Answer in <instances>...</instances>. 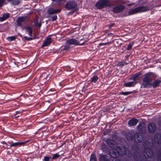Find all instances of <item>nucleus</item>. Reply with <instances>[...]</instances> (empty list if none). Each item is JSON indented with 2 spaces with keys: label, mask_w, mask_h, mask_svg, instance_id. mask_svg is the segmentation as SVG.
<instances>
[{
  "label": "nucleus",
  "mask_w": 161,
  "mask_h": 161,
  "mask_svg": "<svg viewBox=\"0 0 161 161\" xmlns=\"http://www.w3.org/2000/svg\"><path fill=\"white\" fill-rule=\"evenodd\" d=\"M27 142H15V143H11V142H8V143L9 144H10V145H9V147L8 148V149L11 148V147H20L22 145H24L26 143H27Z\"/></svg>",
  "instance_id": "obj_12"
},
{
  "label": "nucleus",
  "mask_w": 161,
  "mask_h": 161,
  "mask_svg": "<svg viewBox=\"0 0 161 161\" xmlns=\"http://www.w3.org/2000/svg\"><path fill=\"white\" fill-rule=\"evenodd\" d=\"M53 42L52 38L50 37H47L44 40L43 43L42 45L41 48L48 46Z\"/></svg>",
  "instance_id": "obj_13"
},
{
  "label": "nucleus",
  "mask_w": 161,
  "mask_h": 161,
  "mask_svg": "<svg viewBox=\"0 0 161 161\" xmlns=\"http://www.w3.org/2000/svg\"><path fill=\"white\" fill-rule=\"evenodd\" d=\"M154 142L158 145L161 144V134L157 133L154 137Z\"/></svg>",
  "instance_id": "obj_15"
},
{
  "label": "nucleus",
  "mask_w": 161,
  "mask_h": 161,
  "mask_svg": "<svg viewBox=\"0 0 161 161\" xmlns=\"http://www.w3.org/2000/svg\"><path fill=\"white\" fill-rule=\"evenodd\" d=\"M111 130L110 129H108V130H106L103 132V135H106L109 133L111 132Z\"/></svg>",
  "instance_id": "obj_44"
},
{
  "label": "nucleus",
  "mask_w": 161,
  "mask_h": 161,
  "mask_svg": "<svg viewBox=\"0 0 161 161\" xmlns=\"http://www.w3.org/2000/svg\"><path fill=\"white\" fill-rule=\"evenodd\" d=\"M158 77V75L155 73L152 72H149L145 74V77L143 78L142 81L143 82L147 83L145 84H143V87H150L151 86H150L149 83L152 81V79H156Z\"/></svg>",
  "instance_id": "obj_3"
},
{
  "label": "nucleus",
  "mask_w": 161,
  "mask_h": 161,
  "mask_svg": "<svg viewBox=\"0 0 161 161\" xmlns=\"http://www.w3.org/2000/svg\"><path fill=\"white\" fill-rule=\"evenodd\" d=\"M65 0H53V1L55 2L56 4L59 5L62 4V2Z\"/></svg>",
  "instance_id": "obj_38"
},
{
  "label": "nucleus",
  "mask_w": 161,
  "mask_h": 161,
  "mask_svg": "<svg viewBox=\"0 0 161 161\" xmlns=\"http://www.w3.org/2000/svg\"><path fill=\"white\" fill-rule=\"evenodd\" d=\"M76 11H71L67 14V15L69 16L71 15H72Z\"/></svg>",
  "instance_id": "obj_46"
},
{
  "label": "nucleus",
  "mask_w": 161,
  "mask_h": 161,
  "mask_svg": "<svg viewBox=\"0 0 161 161\" xmlns=\"http://www.w3.org/2000/svg\"><path fill=\"white\" fill-rule=\"evenodd\" d=\"M156 129V125L153 123H149L147 126L148 132L150 133H154Z\"/></svg>",
  "instance_id": "obj_11"
},
{
  "label": "nucleus",
  "mask_w": 161,
  "mask_h": 161,
  "mask_svg": "<svg viewBox=\"0 0 161 161\" xmlns=\"http://www.w3.org/2000/svg\"><path fill=\"white\" fill-rule=\"evenodd\" d=\"M27 16L19 17L17 20V25L18 26H21L22 25V23L25 22L27 19Z\"/></svg>",
  "instance_id": "obj_14"
},
{
  "label": "nucleus",
  "mask_w": 161,
  "mask_h": 161,
  "mask_svg": "<svg viewBox=\"0 0 161 161\" xmlns=\"http://www.w3.org/2000/svg\"><path fill=\"white\" fill-rule=\"evenodd\" d=\"M137 127L139 131L141 133H143L144 132V127L141 124L138 125Z\"/></svg>",
  "instance_id": "obj_29"
},
{
  "label": "nucleus",
  "mask_w": 161,
  "mask_h": 161,
  "mask_svg": "<svg viewBox=\"0 0 161 161\" xmlns=\"http://www.w3.org/2000/svg\"><path fill=\"white\" fill-rule=\"evenodd\" d=\"M2 144H5V145H6L7 146H9V145H8V143H6L5 141H3L2 142Z\"/></svg>",
  "instance_id": "obj_47"
},
{
  "label": "nucleus",
  "mask_w": 161,
  "mask_h": 161,
  "mask_svg": "<svg viewBox=\"0 0 161 161\" xmlns=\"http://www.w3.org/2000/svg\"><path fill=\"white\" fill-rule=\"evenodd\" d=\"M77 7V3L74 0H69L67 2L65 5V8L68 9H76Z\"/></svg>",
  "instance_id": "obj_6"
},
{
  "label": "nucleus",
  "mask_w": 161,
  "mask_h": 161,
  "mask_svg": "<svg viewBox=\"0 0 161 161\" xmlns=\"http://www.w3.org/2000/svg\"><path fill=\"white\" fill-rule=\"evenodd\" d=\"M48 10H61L59 9H54L53 8H50V9H49Z\"/></svg>",
  "instance_id": "obj_49"
},
{
  "label": "nucleus",
  "mask_w": 161,
  "mask_h": 161,
  "mask_svg": "<svg viewBox=\"0 0 161 161\" xmlns=\"http://www.w3.org/2000/svg\"><path fill=\"white\" fill-rule=\"evenodd\" d=\"M10 17V14L8 13H4L2 16V17H0V21L3 22L7 19Z\"/></svg>",
  "instance_id": "obj_23"
},
{
  "label": "nucleus",
  "mask_w": 161,
  "mask_h": 161,
  "mask_svg": "<svg viewBox=\"0 0 161 161\" xmlns=\"http://www.w3.org/2000/svg\"><path fill=\"white\" fill-rule=\"evenodd\" d=\"M60 11H47V13L49 15L47 16V17L49 18V20L54 21L57 19V16L56 14L60 13Z\"/></svg>",
  "instance_id": "obj_7"
},
{
  "label": "nucleus",
  "mask_w": 161,
  "mask_h": 161,
  "mask_svg": "<svg viewBox=\"0 0 161 161\" xmlns=\"http://www.w3.org/2000/svg\"><path fill=\"white\" fill-rule=\"evenodd\" d=\"M24 29L28 33V34L31 37L32 36L33 30L31 26H25L24 27Z\"/></svg>",
  "instance_id": "obj_21"
},
{
  "label": "nucleus",
  "mask_w": 161,
  "mask_h": 161,
  "mask_svg": "<svg viewBox=\"0 0 161 161\" xmlns=\"http://www.w3.org/2000/svg\"><path fill=\"white\" fill-rule=\"evenodd\" d=\"M100 161H110V158L106 155L100 154Z\"/></svg>",
  "instance_id": "obj_17"
},
{
  "label": "nucleus",
  "mask_w": 161,
  "mask_h": 161,
  "mask_svg": "<svg viewBox=\"0 0 161 161\" xmlns=\"http://www.w3.org/2000/svg\"><path fill=\"white\" fill-rule=\"evenodd\" d=\"M116 149L120 156H122L126 153V149L122 145L117 146Z\"/></svg>",
  "instance_id": "obj_9"
},
{
  "label": "nucleus",
  "mask_w": 161,
  "mask_h": 161,
  "mask_svg": "<svg viewBox=\"0 0 161 161\" xmlns=\"http://www.w3.org/2000/svg\"><path fill=\"white\" fill-rule=\"evenodd\" d=\"M115 25V23H113L107 25V26H108V29H111V28L114 27Z\"/></svg>",
  "instance_id": "obj_43"
},
{
  "label": "nucleus",
  "mask_w": 161,
  "mask_h": 161,
  "mask_svg": "<svg viewBox=\"0 0 161 161\" xmlns=\"http://www.w3.org/2000/svg\"><path fill=\"white\" fill-rule=\"evenodd\" d=\"M130 54L129 55H127L125 56V60L126 59H128L129 57L130 56Z\"/></svg>",
  "instance_id": "obj_48"
},
{
  "label": "nucleus",
  "mask_w": 161,
  "mask_h": 161,
  "mask_svg": "<svg viewBox=\"0 0 161 161\" xmlns=\"http://www.w3.org/2000/svg\"><path fill=\"white\" fill-rule=\"evenodd\" d=\"M135 141L137 143H141L143 141V136L140 133L136 132L134 135Z\"/></svg>",
  "instance_id": "obj_10"
},
{
  "label": "nucleus",
  "mask_w": 161,
  "mask_h": 161,
  "mask_svg": "<svg viewBox=\"0 0 161 161\" xmlns=\"http://www.w3.org/2000/svg\"><path fill=\"white\" fill-rule=\"evenodd\" d=\"M24 38L25 40L29 41L33 40L35 38L34 37H28L27 36H25L24 37Z\"/></svg>",
  "instance_id": "obj_39"
},
{
  "label": "nucleus",
  "mask_w": 161,
  "mask_h": 161,
  "mask_svg": "<svg viewBox=\"0 0 161 161\" xmlns=\"http://www.w3.org/2000/svg\"><path fill=\"white\" fill-rule=\"evenodd\" d=\"M38 18H35L34 20V23L36 26L38 27H40L41 26V24L40 23H38Z\"/></svg>",
  "instance_id": "obj_31"
},
{
  "label": "nucleus",
  "mask_w": 161,
  "mask_h": 161,
  "mask_svg": "<svg viewBox=\"0 0 161 161\" xmlns=\"http://www.w3.org/2000/svg\"><path fill=\"white\" fill-rule=\"evenodd\" d=\"M114 13H120L121 16L124 17L128 15H132L139 13H142L146 11H129L128 13L126 11H112Z\"/></svg>",
  "instance_id": "obj_4"
},
{
  "label": "nucleus",
  "mask_w": 161,
  "mask_h": 161,
  "mask_svg": "<svg viewBox=\"0 0 161 161\" xmlns=\"http://www.w3.org/2000/svg\"><path fill=\"white\" fill-rule=\"evenodd\" d=\"M70 46L69 44L68 43H66L64 46V47L61 49V51L64 52L68 51L70 49Z\"/></svg>",
  "instance_id": "obj_26"
},
{
  "label": "nucleus",
  "mask_w": 161,
  "mask_h": 161,
  "mask_svg": "<svg viewBox=\"0 0 161 161\" xmlns=\"http://www.w3.org/2000/svg\"><path fill=\"white\" fill-rule=\"evenodd\" d=\"M16 38V36H8L6 38V39L9 42H12L15 40Z\"/></svg>",
  "instance_id": "obj_30"
},
{
  "label": "nucleus",
  "mask_w": 161,
  "mask_h": 161,
  "mask_svg": "<svg viewBox=\"0 0 161 161\" xmlns=\"http://www.w3.org/2000/svg\"><path fill=\"white\" fill-rule=\"evenodd\" d=\"M101 147V150L103 152H106L108 149V146L104 143H102Z\"/></svg>",
  "instance_id": "obj_24"
},
{
  "label": "nucleus",
  "mask_w": 161,
  "mask_h": 161,
  "mask_svg": "<svg viewBox=\"0 0 161 161\" xmlns=\"http://www.w3.org/2000/svg\"><path fill=\"white\" fill-rule=\"evenodd\" d=\"M107 144L110 147H114L115 146V142L111 139H108L106 141Z\"/></svg>",
  "instance_id": "obj_22"
},
{
  "label": "nucleus",
  "mask_w": 161,
  "mask_h": 161,
  "mask_svg": "<svg viewBox=\"0 0 161 161\" xmlns=\"http://www.w3.org/2000/svg\"><path fill=\"white\" fill-rule=\"evenodd\" d=\"M53 89H51L49 91V92H50V91H53Z\"/></svg>",
  "instance_id": "obj_53"
},
{
  "label": "nucleus",
  "mask_w": 161,
  "mask_h": 161,
  "mask_svg": "<svg viewBox=\"0 0 161 161\" xmlns=\"http://www.w3.org/2000/svg\"><path fill=\"white\" fill-rule=\"evenodd\" d=\"M60 157V155L57 153L53 154V156L52 158H51V159L54 160Z\"/></svg>",
  "instance_id": "obj_35"
},
{
  "label": "nucleus",
  "mask_w": 161,
  "mask_h": 161,
  "mask_svg": "<svg viewBox=\"0 0 161 161\" xmlns=\"http://www.w3.org/2000/svg\"><path fill=\"white\" fill-rule=\"evenodd\" d=\"M144 0H138L136 1V6H138L139 5H140L141 4H143L144 3L143 2H142Z\"/></svg>",
  "instance_id": "obj_41"
},
{
  "label": "nucleus",
  "mask_w": 161,
  "mask_h": 161,
  "mask_svg": "<svg viewBox=\"0 0 161 161\" xmlns=\"http://www.w3.org/2000/svg\"><path fill=\"white\" fill-rule=\"evenodd\" d=\"M65 142H64V143L62 144V145H60V146H59L58 147V148H60L64 144H65Z\"/></svg>",
  "instance_id": "obj_50"
},
{
  "label": "nucleus",
  "mask_w": 161,
  "mask_h": 161,
  "mask_svg": "<svg viewBox=\"0 0 161 161\" xmlns=\"http://www.w3.org/2000/svg\"><path fill=\"white\" fill-rule=\"evenodd\" d=\"M134 44V42H132V43H129L128 45L126 48V50H130L132 48V46Z\"/></svg>",
  "instance_id": "obj_34"
},
{
  "label": "nucleus",
  "mask_w": 161,
  "mask_h": 161,
  "mask_svg": "<svg viewBox=\"0 0 161 161\" xmlns=\"http://www.w3.org/2000/svg\"><path fill=\"white\" fill-rule=\"evenodd\" d=\"M157 160L158 161H161V152L159 151L157 153Z\"/></svg>",
  "instance_id": "obj_36"
},
{
  "label": "nucleus",
  "mask_w": 161,
  "mask_h": 161,
  "mask_svg": "<svg viewBox=\"0 0 161 161\" xmlns=\"http://www.w3.org/2000/svg\"><path fill=\"white\" fill-rule=\"evenodd\" d=\"M142 74V71L138 72L133 75L131 78H129V79L133 80V81H136L137 80L139 77Z\"/></svg>",
  "instance_id": "obj_20"
},
{
  "label": "nucleus",
  "mask_w": 161,
  "mask_h": 161,
  "mask_svg": "<svg viewBox=\"0 0 161 161\" xmlns=\"http://www.w3.org/2000/svg\"><path fill=\"white\" fill-rule=\"evenodd\" d=\"M90 161H97V156L94 153H91L90 158Z\"/></svg>",
  "instance_id": "obj_25"
},
{
  "label": "nucleus",
  "mask_w": 161,
  "mask_h": 161,
  "mask_svg": "<svg viewBox=\"0 0 161 161\" xmlns=\"http://www.w3.org/2000/svg\"><path fill=\"white\" fill-rule=\"evenodd\" d=\"M157 5H153L152 6L153 7H157Z\"/></svg>",
  "instance_id": "obj_54"
},
{
  "label": "nucleus",
  "mask_w": 161,
  "mask_h": 161,
  "mask_svg": "<svg viewBox=\"0 0 161 161\" xmlns=\"http://www.w3.org/2000/svg\"><path fill=\"white\" fill-rule=\"evenodd\" d=\"M86 40V39H85V40H84V38H82V39H80V41H81L84 40V41H85V40Z\"/></svg>",
  "instance_id": "obj_52"
},
{
  "label": "nucleus",
  "mask_w": 161,
  "mask_h": 161,
  "mask_svg": "<svg viewBox=\"0 0 161 161\" xmlns=\"http://www.w3.org/2000/svg\"><path fill=\"white\" fill-rule=\"evenodd\" d=\"M50 159H51V157L45 156L44 157L43 160V161H49Z\"/></svg>",
  "instance_id": "obj_42"
},
{
  "label": "nucleus",
  "mask_w": 161,
  "mask_h": 161,
  "mask_svg": "<svg viewBox=\"0 0 161 161\" xmlns=\"http://www.w3.org/2000/svg\"><path fill=\"white\" fill-rule=\"evenodd\" d=\"M129 10H147L146 8V7L143 6H141L139 7L133 9H131Z\"/></svg>",
  "instance_id": "obj_28"
},
{
  "label": "nucleus",
  "mask_w": 161,
  "mask_h": 161,
  "mask_svg": "<svg viewBox=\"0 0 161 161\" xmlns=\"http://www.w3.org/2000/svg\"><path fill=\"white\" fill-rule=\"evenodd\" d=\"M138 122V120L135 118H133L128 122V125L130 126H132L136 125Z\"/></svg>",
  "instance_id": "obj_16"
},
{
  "label": "nucleus",
  "mask_w": 161,
  "mask_h": 161,
  "mask_svg": "<svg viewBox=\"0 0 161 161\" xmlns=\"http://www.w3.org/2000/svg\"><path fill=\"white\" fill-rule=\"evenodd\" d=\"M34 10H37L36 9H34Z\"/></svg>",
  "instance_id": "obj_56"
},
{
  "label": "nucleus",
  "mask_w": 161,
  "mask_h": 161,
  "mask_svg": "<svg viewBox=\"0 0 161 161\" xmlns=\"http://www.w3.org/2000/svg\"><path fill=\"white\" fill-rule=\"evenodd\" d=\"M115 161H120V160H119V159H116Z\"/></svg>",
  "instance_id": "obj_55"
},
{
  "label": "nucleus",
  "mask_w": 161,
  "mask_h": 161,
  "mask_svg": "<svg viewBox=\"0 0 161 161\" xmlns=\"http://www.w3.org/2000/svg\"><path fill=\"white\" fill-rule=\"evenodd\" d=\"M153 79L154 80L152 82H151V83L149 84L150 86L152 87L153 88L159 87L161 84L160 78L152 79Z\"/></svg>",
  "instance_id": "obj_8"
},
{
  "label": "nucleus",
  "mask_w": 161,
  "mask_h": 161,
  "mask_svg": "<svg viewBox=\"0 0 161 161\" xmlns=\"http://www.w3.org/2000/svg\"><path fill=\"white\" fill-rule=\"evenodd\" d=\"M137 83V81H132L128 82H125L123 84V86L125 87H132L134 86Z\"/></svg>",
  "instance_id": "obj_18"
},
{
  "label": "nucleus",
  "mask_w": 161,
  "mask_h": 161,
  "mask_svg": "<svg viewBox=\"0 0 161 161\" xmlns=\"http://www.w3.org/2000/svg\"><path fill=\"white\" fill-rule=\"evenodd\" d=\"M158 125L160 126H161V121H159L158 122Z\"/></svg>",
  "instance_id": "obj_51"
},
{
  "label": "nucleus",
  "mask_w": 161,
  "mask_h": 161,
  "mask_svg": "<svg viewBox=\"0 0 161 161\" xmlns=\"http://www.w3.org/2000/svg\"><path fill=\"white\" fill-rule=\"evenodd\" d=\"M133 93V92L132 91H129V92H120L119 93L120 95H129L130 94Z\"/></svg>",
  "instance_id": "obj_32"
},
{
  "label": "nucleus",
  "mask_w": 161,
  "mask_h": 161,
  "mask_svg": "<svg viewBox=\"0 0 161 161\" xmlns=\"http://www.w3.org/2000/svg\"><path fill=\"white\" fill-rule=\"evenodd\" d=\"M111 43V42H107L105 43H101L99 44L98 46L100 47L102 46H105L106 45H108L110 44Z\"/></svg>",
  "instance_id": "obj_37"
},
{
  "label": "nucleus",
  "mask_w": 161,
  "mask_h": 161,
  "mask_svg": "<svg viewBox=\"0 0 161 161\" xmlns=\"http://www.w3.org/2000/svg\"><path fill=\"white\" fill-rule=\"evenodd\" d=\"M146 145L144 147L143 153H140L137 151L134 152L133 154L135 161H148L147 158H151L154 155L152 150L153 143L149 141L145 143Z\"/></svg>",
  "instance_id": "obj_2"
},
{
  "label": "nucleus",
  "mask_w": 161,
  "mask_h": 161,
  "mask_svg": "<svg viewBox=\"0 0 161 161\" xmlns=\"http://www.w3.org/2000/svg\"><path fill=\"white\" fill-rule=\"evenodd\" d=\"M98 79V77L97 76L94 75L91 78L90 82L91 83H96Z\"/></svg>",
  "instance_id": "obj_27"
},
{
  "label": "nucleus",
  "mask_w": 161,
  "mask_h": 161,
  "mask_svg": "<svg viewBox=\"0 0 161 161\" xmlns=\"http://www.w3.org/2000/svg\"><path fill=\"white\" fill-rule=\"evenodd\" d=\"M21 111H16L15 112V113L14 114V116L15 118H17L19 116V115H17V114H20L21 113Z\"/></svg>",
  "instance_id": "obj_40"
},
{
  "label": "nucleus",
  "mask_w": 161,
  "mask_h": 161,
  "mask_svg": "<svg viewBox=\"0 0 161 161\" xmlns=\"http://www.w3.org/2000/svg\"><path fill=\"white\" fill-rule=\"evenodd\" d=\"M128 63L123 61L121 62H119L117 64V65L120 67H122L125 65H127Z\"/></svg>",
  "instance_id": "obj_33"
},
{
  "label": "nucleus",
  "mask_w": 161,
  "mask_h": 161,
  "mask_svg": "<svg viewBox=\"0 0 161 161\" xmlns=\"http://www.w3.org/2000/svg\"><path fill=\"white\" fill-rule=\"evenodd\" d=\"M109 155L111 157L113 158H118L120 154L117 151L116 149L112 151V152H110Z\"/></svg>",
  "instance_id": "obj_19"
},
{
  "label": "nucleus",
  "mask_w": 161,
  "mask_h": 161,
  "mask_svg": "<svg viewBox=\"0 0 161 161\" xmlns=\"http://www.w3.org/2000/svg\"><path fill=\"white\" fill-rule=\"evenodd\" d=\"M129 2V0H98L95 6L99 9L114 6L112 10H124L125 7L123 4Z\"/></svg>",
  "instance_id": "obj_1"
},
{
  "label": "nucleus",
  "mask_w": 161,
  "mask_h": 161,
  "mask_svg": "<svg viewBox=\"0 0 161 161\" xmlns=\"http://www.w3.org/2000/svg\"><path fill=\"white\" fill-rule=\"evenodd\" d=\"M88 41V40L87 39L82 43H80L75 38H72L66 40V43L69 44L70 46L72 45H75V46H82L85 45Z\"/></svg>",
  "instance_id": "obj_5"
},
{
  "label": "nucleus",
  "mask_w": 161,
  "mask_h": 161,
  "mask_svg": "<svg viewBox=\"0 0 161 161\" xmlns=\"http://www.w3.org/2000/svg\"><path fill=\"white\" fill-rule=\"evenodd\" d=\"M136 5V3H129V4H127L126 5V6H127V7H130V6H131L133 5Z\"/></svg>",
  "instance_id": "obj_45"
}]
</instances>
